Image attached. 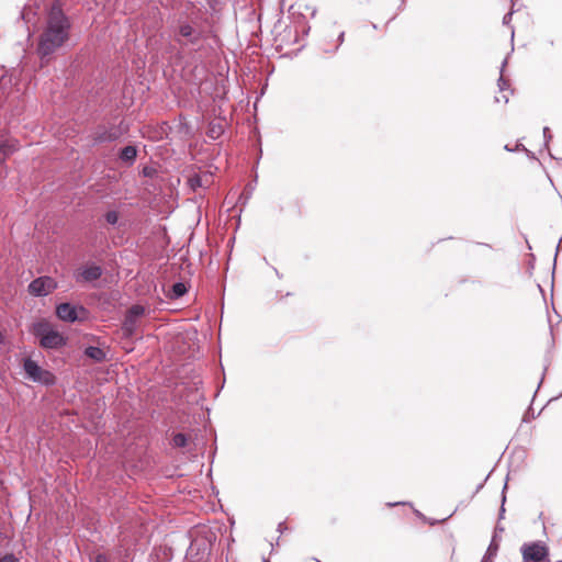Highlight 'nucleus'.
<instances>
[{
	"label": "nucleus",
	"instance_id": "obj_1",
	"mask_svg": "<svg viewBox=\"0 0 562 562\" xmlns=\"http://www.w3.org/2000/svg\"><path fill=\"white\" fill-rule=\"evenodd\" d=\"M69 30L70 22L68 18L58 5L54 4L48 12L46 27L40 37L37 47L42 60L68 40Z\"/></svg>",
	"mask_w": 562,
	"mask_h": 562
},
{
	"label": "nucleus",
	"instance_id": "obj_14",
	"mask_svg": "<svg viewBox=\"0 0 562 562\" xmlns=\"http://www.w3.org/2000/svg\"><path fill=\"white\" fill-rule=\"evenodd\" d=\"M137 150L134 146H125L120 153V159L127 164H133L136 159Z\"/></svg>",
	"mask_w": 562,
	"mask_h": 562
},
{
	"label": "nucleus",
	"instance_id": "obj_23",
	"mask_svg": "<svg viewBox=\"0 0 562 562\" xmlns=\"http://www.w3.org/2000/svg\"><path fill=\"white\" fill-rule=\"evenodd\" d=\"M94 562H110V558L104 553H98L94 557Z\"/></svg>",
	"mask_w": 562,
	"mask_h": 562
},
{
	"label": "nucleus",
	"instance_id": "obj_2",
	"mask_svg": "<svg viewBox=\"0 0 562 562\" xmlns=\"http://www.w3.org/2000/svg\"><path fill=\"white\" fill-rule=\"evenodd\" d=\"M172 38L178 54L184 57L204 49L209 45L211 35L201 25L184 21L179 23Z\"/></svg>",
	"mask_w": 562,
	"mask_h": 562
},
{
	"label": "nucleus",
	"instance_id": "obj_22",
	"mask_svg": "<svg viewBox=\"0 0 562 562\" xmlns=\"http://www.w3.org/2000/svg\"><path fill=\"white\" fill-rule=\"evenodd\" d=\"M495 538L496 537L494 536V538H493V540H492V542H491V544H490V547L487 549V553L485 554V555H488L491 558L496 554V551L498 549L497 544L495 543Z\"/></svg>",
	"mask_w": 562,
	"mask_h": 562
},
{
	"label": "nucleus",
	"instance_id": "obj_8",
	"mask_svg": "<svg viewBox=\"0 0 562 562\" xmlns=\"http://www.w3.org/2000/svg\"><path fill=\"white\" fill-rule=\"evenodd\" d=\"M521 552L526 562H541L548 554L547 548L540 543L525 544Z\"/></svg>",
	"mask_w": 562,
	"mask_h": 562
},
{
	"label": "nucleus",
	"instance_id": "obj_5",
	"mask_svg": "<svg viewBox=\"0 0 562 562\" xmlns=\"http://www.w3.org/2000/svg\"><path fill=\"white\" fill-rule=\"evenodd\" d=\"M125 134V128L120 125H99L92 133L91 138L93 145L112 143L121 138Z\"/></svg>",
	"mask_w": 562,
	"mask_h": 562
},
{
	"label": "nucleus",
	"instance_id": "obj_26",
	"mask_svg": "<svg viewBox=\"0 0 562 562\" xmlns=\"http://www.w3.org/2000/svg\"><path fill=\"white\" fill-rule=\"evenodd\" d=\"M512 19V13H507L505 14L504 19H503V23L504 24H507Z\"/></svg>",
	"mask_w": 562,
	"mask_h": 562
},
{
	"label": "nucleus",
	"instance_id": "obj_25",
	"mask_svg": "<svg viewBox=\"0 0 562 562\" xmlns=\"http://www.w3.org/2000/svg\"><path fill=\"white\" fill-rule=\"evenodd\" d=\"M514 149H515V151L516 150L528 151V149L521 143H517L516 146L514 147Z\"/></svg>",
	"mask_w": 562,
	"mask_h": 562
},
{
	"label": "nucleus",
	"instance_id": "obj_4",
	"mask_svg": "<svg viewBox=\"0 0 562 562\" xmlns=\"http://www.w3.org/2000/svg\"><path fill=\"white\" fill-rule=\"evenodd\" d=\"M23 370L27 376L33 382H37L44 385H53L55 384L56 378L55 375L46 370L43 369L37 364L36 361L32 360L31 358H25L23 361Z\"/></svg>",
	"mask_w": 562,
	"mask_h": 562
},
{
	"label": "nucleus",
	"instance_id": "obj_28",
	"mask_svg": "<svg viewBox=\"0 0 562 562\" xmlns=\"http://www.w3.org/2000/svg\"><path fill=\"white\" fill-rule=\"evenodd\" d=\"M543 135H544L546 138H550L551 137L549 127H544L543 128Z\"/></svg>",
	"mask_w": 562,
	"mask_h": 562
},
{
	"label": "nucleus",
	"instance_id": "obj_24",
	"mask_svg": "<svg viewBox=\"0 0 562 562\" xmlns=\"http://www.w3.org/2000/svg\"><path fill=\"white\" fill-rule=\"evenodd\" d=\"M0 562H18V559L13 554H5L0 558Z\"/></svg>",
	"mask_w": 562,
	"mask_h": 562
},
{
	"label": "nucleus",
	"instance_id": "obj_13",
	"mask_svg": "<svg viewBox=\"0 0 562 562\" xmlns=\"http://www.w3.org/2000/svg\"><path fill=\"white\" fill-rule=\"evenodd\" d=\"M137 323H138V319L133 318L132 316H128L127 314H125L123 325H122L124 335L128 336V337L133 336L136 331Z\"/></svg>",
	"mask_w": 562,
	"mask_h": 562
},
{
	"label": "nucleus",
	"instance_id": "obj_16",
	"mask_svg": "<svg viewBox=\"0 0 562 562\" xmlns=\"http://www.w3.org/2000/svg\"><path fill=\"white\" fill-rule=\"evenodd\" d=\"M187 293V286L182 282H176L172 284L170 290V297L171 299H179Z\"/></svg>",
	"mask_w": 562,
	"mask_h": 562
},
{
	"label": "nucleus",
	"instance_id": "obj_19",
	"mask_svg": "<svg viewBox=\"0 0 562 562\" xmlns=\"http://www.w3.org/2000/svg\"><path fill=\"white\" fill-rule=\"evenodd\" d=\"M36 13L31 9V8H27L25 7L22 12H21V18L26 22V23H32V22H35L34 21V18H35Z\"/></svg>",
	"mask_w": 562,
	"mask_h": 562
},
{
	"label": "nucleus",
	"instance_id": "obj_18",
	"mask_svg": "<svg viewBox=\"0 0 562 562\" xmlns=\"http://www.w3.org/2000/svg\"><path fill=\"white\" fill-rule=\"evenodd\" d=\"M187 442H188V439H187L186 435L181 434V432L176 434L172 438L173 446L178 447V448L186 447Z\"/></svg>",
	"mask_w": 562,
	"mask_h": 562
},
{
	"label": "nucleus",
	"instance_id": "obj_15",
	"mask_svg": "<svg viewBox=\"0 0 562 562\" xmlns=\"http://www.w3.org/2000/svg\"><path fill=\"white\" fill-rule=\"evenodd\" d=\"M509 86L508 81L504 78L503 72H501V76L498 78V88L499 92L502 93L501 97H495L496 102H501L502 100L507 103L509 98L508 94H505L504 92L507 90V87Z\"/></svg>",
	"mask_w": 562,
	"mask_h": 562
},
{
	"label": "nucleus",
	"instance_id": "obj_27",
	"mask_svg": "<svg viewBox=\"0 0 562 562\" xmlns=\"http://www.w3.org/2000/svg\"><path fill=\"white\" fill-rule=\"evenodd\" d=\"M285 529H286L285 522H280L278 525V531L279 532H283V530H285Z\"/></svg>",
	"mask_w": 562,
	"mask_h": 562
},
{
	"label": "nucleus",
	"instance_id": "obj_3",
	"mask_svg": "<svg viewBox=\"0 0 562 562\" xmlns=\"http://www.w3.org/2000/svg\"><path fill=\"white\" fill-rule=\"evenodd\" d=\"M34 335L40 338V344L46 349H56L66 344L64 336L53 329L47 323H37L33 328Z\"/></svg>",
	"mask_w": 562,
	"mask_h": 562
},
{
	"label": "nucleus",
	"instance_id": "obj_10",
	"mask_svg": "<svg viewBox=\"0 0 562 562\" xmlns=\"http://www.w3.org/2000/svg\"><path fill=\"white\" fill-rule=\"evenodd\" d=\"M16 150V143L11 138H0V165L4 162L7 157Z\"/></svg>",
	"mask_w": 562,
	"mask_h": 562
},
{
	"label": "nucleus",
	"instance_id": "obj_17",
	"mask_svg": "<svg viewBox=\"0 0 562 562\" xmlns=\"http://www.w3.org/2000/svg\"><path fill=\"white\" fill-rule=\"evenodd\" d=\"M145 313L146 308L139 304L132 305L126 312L128 316H132L133 318L136 319H139Z\"/></svg>",
	"mask_w": 562,
	"mask_h": 562
},
{
	"label": "nucleus",
	"instance_id": "obj_6",
	"mask_svg": "<svg viewBox=\"0 0 562 562\" xmlns=\"http://www.w3.org/2000/svg\"><path fill=\"white\" fill-rule=\"evenodd\" d=\"M87 310L83 306H75L70 303H60L56 307V315L59 319L68 323L82 321L87 317Z\"/></svg>",
	"mask_w": 562,
	"mask_h": 562
},
{
	"label": "nucleus",
	"instance_id": "obj_11",
	"mask_svg": "<svg viewBox=\"0 0 562 562\" xmlns=\"http://www.w3.org/2000/svg\"><path fill=\"white\" fill-rule=\"evenodd\" d=\"M225 131V121L224 120H213L210 122L206 131V135L211 139H217Z\"/></svg>",
	"mask_w": 562,
	"mask_h": 562
},
{
	"label": "nucleus",
	"instance_id": "obj_12",
	"mask_svg": "<svg viewBox=\"0 0 562 562\" xmlns=\"http://www.w3.org/2000/svg\"><path fill=\"white\" fill-rule=\"evenodd\" d=\"M85 355L95 362H103L106 359V353L99 347L89 346L85 349Z\"/></svg>",
	"mask_w": 562,
	"mask_h": 562
},
{
	"label": "nucleus",
	"instance_id": "obj_20",
	"mask_svg": "<svg viewBox=\"0 0 562 562\" xmlns=\"http://www.w3.org/2000/svg\"><path fill=\"white\" fill-rule=\"evenodd\" d=\"M344 37H345V32L341 31L339 32L338 36H337V41L330 45V46H325L324 49L325 52H336L338 49V47L342 44L344 42Z\"/></svg>",
	"mask_w": 562,
	"mask_h": 562
},
{
	"label": "nucleus",
	"instance_id": "obj_30",
	"mask_svg": "<svg viewBox=\"0 0 562 562\" xmlns=\"http://www.w3.org/2000/svg\"><path fill=\"white\" fill-rule=\"evenodd\" d=\"M504 148H505V150H507V151H515V149H514V148H512L509 145H505V147H504Z\"/></svg>",
	"mask_w": 562,
	"mask_h": 562
},
{
	"label": "nucleus",
	"instance_id": "obj_21",
	"mask_svg": "<svg viewBox=\"0 0 562 562\" xmlns=\"http://www.w3.org/2000/svg\"><path fill=\"white\" fill-rule=\"evenodd\" d=\"M104 218L108 224L110 225H116L119 223V213L116 211H108L105 214H104Z\"/></svg>",
	"mask_w": 562,
	"mask_h": 562
},
{
	"label": "nucleus",
	"instance_id": "obj_9",
	"mask_svg": "<svg viewBox=\"0 0 562 562\" xmlns=\"http://www.w3.org/2000/svg\"><path fill=\"white\" fill-rule=\"evenodd\" d=\"M102 276V268L98 265L91 263L81 268L79 277L82 281L92 282Z\"/></svg>",
	"mask_w": 562,
	"mask_h": 562
},
{
	"label": "nucleus",
	"instance_id": "obj_31",
	"mask_svg": "<svg viewBox=\"0 0 562 562\" xmlns=\"http://www.w3.org/2000/svg\"><path fill=\"white\" fill-rule=\"evenodd\" d=\"M397 504H398V503H395V504L389 503L387 505L392 507V506H395V505H397Z\"/></svg>",
	"mask_w": 562,
	"mask_h": 562
},
{
	"label": "nucleus",
	"instance_id": "obj_7",
	"mask_svg": "<svg viewBox=\"0 0 562 562\" xmlns=\"http://www.w3.org/2000/svg\"><path fill=\"white\" fill-rule=\"evenodd\" d=\"M57 288L56 281L50 277H40L29 284V292L34 296H45Z\"/></svg>",
	"mask_w": 562,
	"mask_h": 562
},
{
	"label": "nucleus",
	"instance_id": "obj_29",
	"mask_svg": "<svg viewBox=\"0 0 562 562\" xmlns=\"http://www.w3.org/2000/svg\"><path fill=\"white\" fill-rule=\"evenodd\" d=\"M481 562H493V561H492V558H491V557H488V555H484V558L482 559V561H481Z\"/></svg>",
	"mask_w": 562,
	"mask_h": 562
}]
</instances>
